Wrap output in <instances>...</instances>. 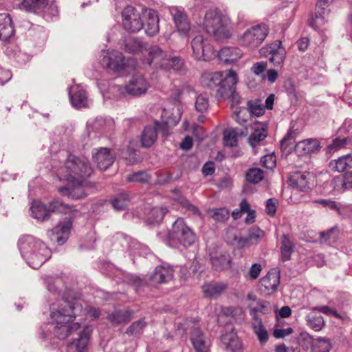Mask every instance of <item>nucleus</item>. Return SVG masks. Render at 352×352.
Returning a JSON list of instances; mask_svg holds the SVG:
<instances>
[{"label":"nucleus","mask_w":352,"mask_h":352,"mask_svg":"<svg viewBox=\"0 0 352 352\" xmlns=\"http://www.w3.org/2000/svg\"><path fill=\"white\" fill-rule=\"evenodd\" d=\"M208 107L209 103L208 98L202 95L199 96L195 101V109L207 110Z\"/></svg>","instance_id":"obj_62"},{"label":"nucleus","mask_w":352,"mask_h":352,"mask_svg":"<svg viewBox=\"0 0 352 352\" xmlns=\"http://www.w3.org/2000/svg\"><path fill=\"white\" fill-rule=\"evenodd\" d=\"M238 132L235 129H228L223 132V144L226 146L233 147L236 146Z\"/></svg>","instance_id":"obj_46"},{"label":"nucleus","mask_w":352,"mask_h":352,"mask_svg":"<svg viewBox=\"0 0 352 352\" xmlns=\"http://www.w3.org/2000/svg\"><path fill=\"white\" fill-rule=\"evenodd\" d=\"M316 342V339H314L311 335L307 332H302L299 337V344L305 350L311 349L313 350L314 345Z\"/></svg>","instance_id":"obj_48"},{"label":"nucleus","mask_w":352,"mask_h":352,"mask_svg":"<svg viewBox=\"0 0 352 352\" xmlns=\"http://www.w3.org/2000/svg\"><path fill=\"white\" fill-rule=\"evenodd\" d=\"M251 326L259 342L265 344L269 340V334L262 319L251 320Z\"/></svg>","instance_id":"obj_36"},{"label":"nucleus","mask_w":352,"mask_h":352,"mask_svg":"<svg viewBox=\"0 0 352 352\" xmlns=\"http://www.w3.org/2000/svg\"><path fill=\"white\" fill-rule=\"evenodd\" d=\"M72 185L63 186L58 188V192L63 196H67L72 199H81L87 196L83 185V180L79 182H71Z\"/></svg>","instance_id":"obj_22"},{"label":"nucleus","mask_w":352,"mask_h":352,"mask_svg":"<svg viewBox=\"0 0 352 352\" xmlns=\"http://www.w3.org/2000/svg\"><path fill=\"white\" fill-rule=\"evenodd\" d=\"M228 217L229 212L226 208H217L213 211L212 218L215 221L223 222Z\"/></svg>","instance_id":"obj_59"},{"label":"nucleus","mask_w":352,"mask_h":352,"mask_svg":"<svg viewBox=\"0 0 352 352\" xmlns=\"http://www.w3.org/2000/svg\"><path fill=\"white\" fill-rule=\"evenodd\" d=\"M170 11L178 32L186 35L190 30V24L183 9L172 7Z\"/></svg>","instance_id":"obj_25"},{"label":"nucleus","mask_w":352,"mask_h":352,"mask_svg":"<svg viewBox=\"0 0 352 352\" xmlns=\"http://www.w3.org/2000/svg\"><path fill=\"white\" fill-rule=\"evenodd\" d=\"M352 164V156L350 154L342 155L337 160H332L329 166L332 170L342 173Z\"/></svg>","instance_id":"obj_35"},{"label":"nucleus","mask_w":352,"mask_h":352,"mask_svg":"<svg viewBox=\"0 0 352 352\" xmlns=\"http://www.w3.org/2000/svg\"><path fill=\"white\" fill-rule=\"evenodd\" d=\"M182 116L181 111H162L161 121L155 120L156 126H158L160 131L164 137L169 135L170 128L176 126L180 120Z\"/></svg>","instance_id":"obj_14"},{"label":"nucleus","mask_w":352,"mask_h":352,"mask_svg":"<svg viewBox=\"0 0 352 352\" xmlns=\"http://www.w3.org/2000/svg\"><path fill=\"white\" fill-rule=\"evenodd\" d=\"M59 173L68 182H79L91 175L93 168L87 160L68 154Z\"/></svg>","instance_id":"obj_4"},{"label":"nucleus","mask_w":352,"mask_h":352,"mask_svg":"<svg viewBox=\"0 0 352 352\" xmlns=\"http://www.w3.org/2000/svg\"><path fill=\"white\" fill-rule=\"evenodd\" d=\"M93 160L101 170H106L114 162L115 155L107 148L101 147L94 149L92 152Z\"/></svg>","instance_id":"obj_18"},{"label":"nucleus","mask_w":352,"mask_h":352,"mask_svg":"<svg viewBox=\"0 0 352 352\" xmlns=\"http://www.w3.org/2000/svg\"><path fill=\"white\" fill-rule=\"evenodd\" d=\"M204 27L208 34L217 40L228 38L232 35V25L229 17L217 10H208L205 15Z\"/></svg>","instance_id":"obj_5"},{"label":"nucleus","mask_w":352,"mask_h":352,"mask_svg":"<svg viewBox=\"0 0 352 352\" xmlns=\"http://www.w3.org/2000/svg\"><path fill=\"white\" fill-rule=\"evenodd\" d=\"M269 52L272 54L270 61L276 67H281L285 58V50L282 47V42L279 40L276 41L272 45L268 47H262L259 52L260 54L265 55Z\"/></svg>","instance_id":"obj_16"},{"label":"nucleus","mask_w":352,"mask_h":352,"mask_svg":"<svg viewBox=\"0 0 352 352\" xmlns=\"http://www.w3.org/2000/svg\"><path fill=\"white\" fill-rule=\"evenodd\" d=\"M150 85L147 80L140 74L135 75L126 85V91L132 95L138 96L145 94Z\"/></svg>","instance_id":"obj_23"},{"label":"nucleus","mask_w":352,"mask_h":352,"mask_svg":"<svg viewBox=\"0 0 352 352\" xmlns=\"http://www.w3.org/2000/svg\"><path fill=\"white\" fill-rule=\"evenodd\" d=\"M100 63L103 67L119 70L125 65V59L122 54L117 50L102 51Z\"/></svg>","instance_id":"obj_12"},{"label":"nucleus","mask_w":352,"mask_h":352,"mask_svg":"<svg viewBox=\"0 0 352 352\" xmlns=\"http://www.w3.org/2000/svg\"><path fill=\"white\" fill-rule=\"evenodd\" d=\"M248 236L252 244L256 243L264 236V232L258 227L255 226L250 230Z\"/></svg>","instance_id":"obj_58"},{"label":"nucleus","mask_w":352,"mask_h":352,"mask_svg":"<svg viewBox=\"0 0 352 352\" xmlns=\"http://www.w3.org/2000/svg\"><path fill=\"white\" fill-rule=\"evenodd\" d=\"M321 145L316 139L309 138L298 142L296 144L294 150L298 155H306L318 153Z\"/></svg>","instance_id":"obj_24"},{"label":"nucleus","mask_w":352,"mask_h":352,"mask_svg":"<svg viewBox=\"0 0 352 352\" xmlns=\"http://www.w3.org/2000/svg\"><path fill=\"white\" fill-rule=\"evenodd\" d=\"M151 176L146 171H138L126 176V180L130 182L148 183Z\"/></svg>","instance_id":"obj_47"},{"label":"nucleus","mask_w":352,"mask_h":352,"mask_svg":"<svg viewBox=\"0 0 352 352\" xmlns=\"http://www.w3.org/2000/svg\"><path fill=\"white\" fill-rule=\"evenodd\" d=\"M177 201L182 207V208L185 209L187 212H189L194 215L199 216L201 214V212L199 208L196 206L191 204L190 201L185 197L179 196L178 198H177Z\"/></svg>","instance_id":"obj_51"},{"label":"nucleus","mask_w":352,"mask_h":352,"mask_svg":"<svg viewBox=\"0 0 352 352\" xmlns=\"http://www.w3.org/2000/svg\"><path fill=\"white\" fill-rule=\"evenodd\" d=\"M190 340L196 352H209L210 341L199 328L192 327Z\"/></svg>","instance_id":"obj_20"},{"label":"nucleus","mask_w":352,"mask_h":352,"mask_svg":"<svg viewBox=\"0 0 352 352\" xmlns=\"http://www.w3.org/2000/svg\"><path fill=\"white\" fill-rule=\"evenodd\" d=\"M269 34L268 26L265 24L254 25L246 30L239 36V43L249 50L256 49Z\"/></svg>","instance_id":"obj_8"},{"label":"nucleus","mask_w":352,"mask_h":352,"mask_svg":"<svg viewBox=\"0 0 352 352\" xmlns=\"http://www.w3.org/2000/svg\"><path fill=\"white\" fill-rule=\"evenodd\" d=\"M222 342L230 352H243V344L236 334L229 333L222 337Z\"/></svg>","instance_id":"obj_34"},{"label":"nucleus","mask_w":352,"mask_h":352,"mask_svg":"<svg viewBox=\"0 0 352 352\" xmlns=\"http://www.w3.org/2000/svg\"><path fill=\"white\" fill-rule=\"evenodd\" d=\"M82 305L78 300L72 298L69 300L65 296L63 298V303L58 309L54 304L50 307L51 318L56 325L54 329V334L58 339L63 340L78 330L80 324L78 322L71 323V320L75 318L82 311Z\"/></svg>","instance_id":"obj_1"},{"label":"nucleus","mask_w":352,"mask_h":352,"mask_svg":"<svg viewBox=\"0 0 352 352\" xmlns=\"http://www.w3.org/2000/svg\"><path fill=\"white\" fill-rule=\"evenodd\" d=\"M271 311L270 303L265 300H259L258 302V306L256 307H252L250 309L249 314L251 317V320L261 319L258 315V312L263 314H268Z\"/></svg>","instance_id":"obj_38"},{"label":"nucleus","mask_w":352,"mask_h":352,"mask_svg":"<svg viewBox=\"0 0 352 352\" xmlns=\"http://www.w3.org/2000/svg\"><path fill=\"white\" fill-rule=\"evenodd\" d=\"M228 285L223 282L212 281L202 286L204 296L210 298H217L228 289Z\"/></svg>","instance_id":"obj_26"},{"label":"nucleus","mask_w":352,"mask_h":352,"mask_svg":"<svg viewBox=\"0 0 352 352\" xmlns=\"http://www.w3.org/2000/svg\"><path fill=\"white\" fill-rule=\"evenodd\" d=\"M173 273L172 266L167 264L158 265L150 276L151 283L157 285L168 283L173 278Z\"/></svg>","instance_id":"obj_19"},{"label":"nucleus","mask_w":352,"mask_h":352,"mask_svg":"<svg viewBox=\"0 0 352 352\" xmlns=\"http://www.w3.org/2000/svg\"><path fill=\"white\" fill-rule=\"evenodd\" d=\"M279 284V272L272 270L260 280L259 290L265 295H271L277 291Z\"/></svg>","instance_id":"obj_13"},{"label":"nucleus","mask_w":352,"mask_h":352,"mask_svg":"<svg viewBox=\"0 0 352 352\" xmlns=\"http://www.w3.org/2000/svg\"><path fill=\"white\" fill-rule=\"evenodd\" d=\"M145 52L148 54L146 63L151 65L154 63L155 66L160 67V65L165 62L167 58L166 54L158 46H151Z\"/></svg>","instance_id":"obj_30"},{"label":"nucleus","mask_w":352,"mask_h":352,"mask_svg":"<svg viewBox=\"0 0 352 352\" xmlns=\"http://www.w3.org/2000/svg\"><path fill=\"white\" fill-rule=\"evenodd\" d=\"M263 177V171L258 168H250L245 174L247 182L251 184H257L261 182Z\"/></svg>","instance_id":"obj_44"},{"label":"nucleus","mask_w":352,"mask_h":352,"mask_svg":"<svg viewBox=\"0 0 352 352\" xmlns=\"http://www.w3.org/2000/svg\"><path fill=\"white\" fill-rule=\"evenodd\" d=\"M23 258L33 269L39 268L51 257V250L40 239L32 235H23L18 241Z\"/></svg>","instance_id":"obj_3"},{"label":"nucleus","mask_w":352,"mask_h":352,"mask_svg":"<svg viewBox=\"0 0 352 352\" xmlns=\"http://www.w3.org/2000/svg\"><path fill=\"white\" fill-rule=\"evenodd\" d=\"M208 256L212 267L215 271L221 272L230 268L232 258L225 250L218 246L209 248Z\"/></svg>","instance_id":"obj_10"},{"label":"nucleus","mask_w":352,"mask_h":352,"mask_svg":"<svg viewBox=\"0 0 352 352\" xmlns=\"http://www.w3.org/2000/svg\"><path fill=\"white\" fill-rule=\"evenodd\" d=\"M332 344L329 339L318 338L311 352H330Z\"/></svg>","instance_id":"obj_45"},{"label":"nucleus","mask_w":352,"mask_h":352,"mask_svg":"<svg viewBox=\"0 0 352 352\" xmlns=\"http://www.w3.org/2000/svg\"><path fill=\"white\" fill-rule=\"evenodd\" d=\"M122 25L131 32H138L144 28L146 34L153 36L160 30L159 17L153 9L145 8L140 12L132 6H127L122 12Z\"/></svg>","instance_id":"obj_2"},{"label":"nucleus","mask_w":352,"mask_h":352,"mask_svg":"<svg viewBox=\"0 0 352 352\" xmlns=\"http://www.w3.org/2000/svg\"><path fill=\"white\" fill-rule=\"evenodd\" d=\"M10 16L7 13L0 14V40L8 41L14 34Z\"/></svg>","instance_id":"obj_31"},{"label":"nucleus","mask_w":352,"mask_h":352,"mask_svg":"<svg viewBox=\"0 0 352 352\" xmlns=\"http://www.w3.org/2000/svg\"><path fill=\"white\" fill-rule=\"evenodd\" d=\"M31 216L38 221L47 220L52 212L67 213L70 210V206L60 200H53L48 206L44 205L38 200H34L30 207Z\"/></svg>","instance_id":"obj_7"},{"label":"nucleus","mask_w":352,"mask_h":352,"mask_svg":"<svg viewBox=\"0 0 352 352\" xmlns=\"http://www.w3.org/2000/svg\"><path fill=\"white\" fill-rule=\"evenodd\" d=\"M310 179L309 173L296 172L290 176L289 182L294 188L305 192L311 189Z\"/></svg>","instance_id":"obj_28"},{"label":"nucleus","mask_w":352,"mask_h":352,"mask_svg":"<svg viewBox=\"0 0 352 352\" xmlns=\"http://www.w3.org/2000/svg\"><path fill=\"white\" fill-rule=\"evenodd\" d=\"M69 96L73 107L76 109L90 108L91 100L88 98L85 90L78 85H74L69 88Z\"/></svg>","instance_id":"obj_17"},{"label":"nucleus","mask_w":352,"mask_h":352,"mask_svg":"<svg viewBox=\"0 0 352 352\" xmlns=\"http://www.w3.org/2000/svg\"><path fill=\"white\" fill-rule=\"evenodd\" d=\"M242 56L241 50L236 47H225L219 52V58L225 63H234Z\"/></svg>","instance_id":"obj_32"},{"label":"nucleus","mask_w":352,"mask_h":352,"mask_svg":"<svg viewBox=\"0 0 352 352\" xmlns=\"http://www.w3.org/2000/svg\"><path fill=\"white\" fill-rule=\"evenodd\" d=\"M221 72H206L204 73L201 78V84L207 87L213 88L218 85L221 87L224 81Z\"/></svg>","instance_id":"obj_33"},{"label":"nucleus","mask_w":352,"mask_h":352,"mask_svg":"<svg viewBox=\"0 0 352 352\" xmlns=\"http://www.w3.org/2000/svg\"><path fill=\"white\" fill-rule=\"evenodd\" d=\"M339 133L343 135L349 142L352 143V120H346L339 129Z\"/></svg>","instance_id":"obj_56"},{"label":"nucleus","mask_w":352,"mask_h":352,"mask_svg":"<svg viewBox=\"0 0 352 352\" xmlns=\"http://www.w3.org/2000/svg\"><path fill=\"white\" fill-rule=\"evenodd\" d=\"M91 333L92 327L86 326L78 333V338L67 345V352H87V346Z\"/></svg>","instance_id":"obj_15"},{"label":"nucleus","mask_w":352,"mask_h":352,"mask_svg":"<svg viewBox=\"0 0 352 352\" xmlns=\"http://www.w3.org/2000/svg\"><path fill=\"white\" fill-rule=\"evenodd\" d=\"M267 67V63L265 61H261L254 63L251 67V72L256 76H259L266 70Z\"/></svg>","instance_id":"obj_61"},{"label":"nucleus","mask_w":352,"mask_h":352,"mask_svg":"<svg viewBox=\"0 0 352 352\" xmlns=\"http://www.w3.org/2000/svg\"><path fill=\"white\" fill-rule=\"evenodd\" d=\"M184 65L183 60L179 57L166 58L165 62L160 65V68L164 69H173L174 70H180Z\"/></svg>","instance_id":"obj_43"},{"label":"nucleus","mask_w":352,"mask_h":352,"mask_svg":"<svg viewBox=\"0 0 352 352\" xmlns=\"http://www.w3.org/2000/svg\"><path fill=\"white\" fill-rule=\"evenodd\" d=\"M146 326V322L144 319H140L133 322L126 329V333L130 336H137L142 333L144 328Z\"/></svg>","instance_id":"obj_52"},{"label":"nucleus","mask_w":352,"mask_h":352,"mask_svg":"<svg viewBox=\"0 0 352 352\" xmlns=\"http://www.w3.org/2000/svg\"><path fill=\"white\" fill-rule=\"evenodd\" d=\"M72 225V222L69 219L60 222L51 230V240L56 241L60 245L64 244L69 238Z\"/></svg>","instance_id":"obj_21"},{"label":"nucleus","mask_w":352,"mask_h":352,"mask_svg":"<svg viewBox=\"0 0 352 352\" xmlns=\"http://www.w3.org/2000/svg\"><path fill=\"white\" fill-rule=\"evenodd\" d=\"M192 55L196 60H208L214 55L212 46L202 35H197L191 41Z\"/></svg>","instance_id":"obj_11"},{"label":"nucleus","mask_w":352,"mask_h":352,"mask_svg":"<svg viewBox=\"0 0 352 352\" xmlns=\"http://www.w3.org/2000/svg\"><path fill=\"white\" fill-rule=\"evenodd\" d=\"M196 236L192 229L182 217L177 218L173 223L171 230L166 234V243L175 248L178 244L184 247H190L195 242Z\"/></svg>","instance_id":"obj_6"},{"label":"nucleus","mask_w":352,"mask_h":352,"mask_svg":"<svg viewBox=\"0 0 352 352\" xmlns=\"http://www.w3.org/2000/svg\"><path fill=\"white\" fill-rule=\"evenodd\" d=\"M214 170H215L214 163L212 162H210V161L205 163L204 165L203 166L202 170H201L202 173L205 176L212 175L214 173Z\"/></svg>","instance_id":"obj_64"},{"label":"nucleus","mask_w":352,"mask_h":352,"mask_svg":"<svg viewBox=\"0 0 352 352\" xmlns=\"http://www.w3.org/2000/svg\"><path fill=\"white\" fill-rule=\"evenodd\" d=\"M314 202L333 210L338 211L340 210V206H338V204L335 201L331 199H319L315 200Z\"/></svg>","instance_id":"obj_60"},{"label":"nucleus","mask_w":352,"mask_h":352,"mask_svg":"<svg viewBox=\"0 0 352 352\" xmlns=\"http://www.w3.org/2000/svg\"><path fill=\"white\" fill-rule=\"evenodd\" d=\"M346 180L345 175L343 177H337L333 178L330 183L331 186L333 188L335 191L342 192L345 190L349 189L346 185Z\"/></svg>","instance_id":"obj_55"},{"label":"nucleus","mask_w":352,"mask_h":352,"mask_svg":"<svg viewBox=\"0 0 352 352\" xmlns=\"http://www.w3.org/2000/svg\"><path fill=\"white\" fill-rule=\"evenodd\" d=\"M348 140L345 137H338L334 139L331 144L328 145L326 148V153L328 155H331L334 153L336 151L344 148L346 144L348 143Z\"/></svg>","instance_id":"obj_49"},{"label":"nucleus","mask_w":352,"mask_h":352,"mask_svg":"<svg viewBox=\"0 0 352 352\" xmlns=\"http://www.w3.org/2000/svg\"><path fill=\"white\" fill-rule=\"evenodd\" d=\"M131 318L132 312L129 309L116 310L107 316V319L116 324L126 323Z\"/></svg>","instance_id":"obj_37"},{"label":"nucleus","mask_w":352,"mask_h":352,"mask_svg":"<svg viewBox=\"0 0 352 352\" xmlns=\"http://www.w3.org/2000/svg\"><path fill=\"white\" fill-rule=\"evenodd\" d=\"M294 245L289 238L284 234L281 240L280 252L283 261H289L293 252Z\"/></svg>","instance_id":"obj_40"},{"label":"nucleus","mask_w":352,"mask_h":352,"mask_svg":"<svg viewBox=\"0 0 352 352\" xmlns=\"http://www.w3.org/2000/svg\"><path fill=\"white\" fill-rule=\"evenodd\" d=\"M327 6V2L325 0H320L316 8V13L309 19V25L315 30L325 23V8Z\"/></svg>","instance_id":"obj_29"},{"label":"nucleus","mask_w":352,"mask_h":352,"mask_svg":"<svg viewBox=\"0 0 352 352\" xmlns=\"http://www.w3.org/2000/svg\"><path fill=\"white\" fill-rule=\"evenodd\" d=\"M266 137L267 132L265 129L255 130L249 137L248 142L252 147H256Z\"/></svg>","instance_id":"obj_53"},{"label":"nucleus","mask_w":352,"mask_h":352,"mask_svg":"<svg viewBox=\"0 0 352 352\" xmlns=\"http://www.w3.org/2000/svg\"><path fill=\"white\" fill-rule=\"evenodd\" d=\"M157 133H160L158 126H156L155 121L153 125L146 126L140 135V143L144 148H150L155 142L157 138Z\"/></svg>","instance_id":"obj_27"},{"label":"nucleus","mask_w":352,"mask_h":352,"mask_svg":"<svg viewBox=\"0 0 352 352\" xmlns=\"http://www.w3.org/2000/svg\"><path fill=\"white\" fill-rule=\"evenodd\" d=\"M47 3V0H23L22 6L28 10H36L45 8Z\"/></svg>","instance_id":"obj_50"},{"label":"nucleus","mask_w":352,"mask_h":352,"mask_svg":"<svg viewBox=\"0 0 352 352\" xmlns=\"http://www.w3.org/2000/svg\"><path fill=\"white\" fill-rule=\"evenodd\" d=\"M237 82L236 73L232 69L229 70L224 77L223 85L217 89V97L221 99H229L232 107L238 104L241 101V97L235 90Z\"/></svg>","instance_id":"obj_9"},{"label":"nucleus","mask_w":352,"mask_h":352,"mask_svg":"<svg viewBox=\"0 0 352 352\" xmlns=\"http://www.w3.org/2000/svg\"><path fill=\"white\" fill-rule=\"evenodd\" d=\"M294 126H292L290 130L288 131L287 135L283 138V139L280 141V148L285 152L289 153L291 149L292 148L294 137L292 136V133Z\"/></svg>","instance_id":"obj_54"},{"label":"nucleus","mask_w":352,"mask_h":352,"mask_svg":"<svg viewBox=\"0 0 352 352\" xmlns=\"http://www.w3.org/2000/svg\"><path fill=\"white\" fill-rule=\"evenodd\" d=\"M306 318L307 325L316 331L321 330L324 326L323 317L320 314L311 313Z\"/></svg>","instance_id":"obj_39"},{"label":"nucleus","mask_w":352,"mask_h":352,"mask_svg":"<svg viewBox=\"0 0 352 352\" xmlns=\"http://www.w3.org/2000/svg\"><path fill=\"white\" fill-rule=\"evenodd\" d=\"M125 48L127 51L132 53H135L142 51L143 45L140 41L137 39H129L125 45Z\"/></svg>","instance_id":"obj_57"},{"label":"nucleus","mask_w":352,"mask_h":352,"mask_svg":"<svg viewBox=\"0 0 352 352\" xmlns=\"http://www.w3.org/2000/svg\"><path fill=\"white\" fill-rule=\"evenodd\" d=\"M129 203V198L126 193L122 192L114 197L111 200V204L116 210H124Z\"/></svg>","instance_id":"obj_42"},{"label":"nucleus","mask_w":352,"mask_h":352,"mask_svg":"<svg viewBox=\"0 0 352 352\" xmlns=\"http://www.w3.org/2000/svg\"><path fill=\"white\" fill-rule=\"evenodd\" d=\"M167 212L166 208H153L148 213V220L152 224L159 223L162 221Z\"/></svg>","instance_id":"obj_41"},{"label":"nucleus","mask_w":352,"mask_h":352,"mask_svg":"<svg viewBox=\"0 0 352 352\" xmlns=\"http://www.w3.org/2000/svg\"><path fill=\"white\" fill-rule=\"evenodd\" d=\"M43 280L47 289L50 292L55 293L58 291L57 287L56 286V283L58 280V279H55L52 276H46L43 278Z\"/></svg>","instance_id":"obj_63"}]
</instances>
